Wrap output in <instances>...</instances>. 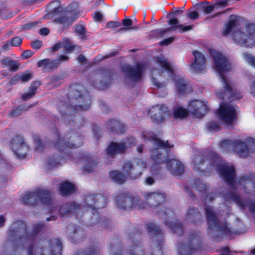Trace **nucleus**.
I'll return each instance as SVG.
<instances>
[{"label": "nucleus", "instance_id": "nucleus-1", "mask_svg": "<svg viewBox=\"0 0 255 255\" xmlns=\"http://www.w3.org/2000/svg\"><path fill=\"white\" fill-rule=\"evenodd\" d=\"M206 157H208V161L210 165L216 168L220 175L232 189H243L249 195H252L255 192L254 176H243L237 182L235 180V169L233 165L223 161L214 151L209 152Z\"/></svg>", "mask_w": 255, "mask_h": 255}, {"label": "nucleus", "instance_id": "nucleus-2", "mask_svg": "<svg viewBox=\"0 0 255 255\" xmlns=\"http://www.w3.org/2000/svg\"><path fill=\"white\" fill-rule=\"evenodd\" d=\"M211 54L214 60V68L220 76L223 82L225 92H217V96L220 99H225V97H229V100L240 99L242 98L241 93L237 90L231 81L226 77L224 73L231 69L228 59L221 53L215 50L211 51Z\"/></svg>", "mask_w": 255, "mask_h": 255}, {"label": "nucleus", "instance_id": "nucleus-3", "mask_svg": "<svg viewBox=\"0 0 255 255\" xmlns=\"http://www.w3.org/2000/svg\"><path fill=\"white\" fill-rule=\"evenodd\" d=\"M145 168L146 163L142 159H137L133 163L128 161L123 166V172L125 175L119 171H113L110 172V176L115 182L122 184L126 181L127 177L135 179L141 176Z\"/></svg>", "mask_w": 255, "mask_h": 255}, {"label": "nucleus", "instance_id": "nucleus-4", "mask_svg": "<svg viewBox=\"0 0 255 255\" xmlns=\"http://www.w3.org/2000/svg\"><path fill=\"white\" fill-rule=\"evenodd\" d=\"M205 210L206 214L208 229L209 230H215L216 232L221 231L226 235L230 233L239 234L245 233L246 228L244 224L238 221L237 226L238 228H229L226 223L221 224L219 223L218 216L211 206H206Z\"/></svg>", "mask_w": 255, "mask_h": 255}, {"label": "nucleus", "instance_id": "nucleus-5", "mask_svg": "<svg viewBox=\"0 0 255 255\" xmlns=\"http://www.w3.org/2000/svg\"><path fill=\"white\" fill-rule=\"evenodd\" d=\"M220 147L223 151H234L240 157L245 158L250 154L251 151L255 152V140L250 138L247 141L243 142L227 139L221 142Z\"/></svg>", "mask_w": 255, "mask_h": 255}, {"label": "nucleus", "instance_id": "nucleus-6", "mask_svg": "<svg viewBox=\"0 0 255 255\" xmlns=\"http://www.w3.org/2000/svg\"><path fill=\"white\" fill-rule=\"evenodd\" d=\"M43 227L42 224L36 225L33 228V234L30 235L27 232L26 226L24 222L18 221L13 223L8 232L9 237L11 241L15 242L20 244L31 242L33 237Z\"/></svg>", "mask_w": 255, "mask_h": 255}, {"label": "nucleus", "instance_id": "nucleus-7", "mask_svg": "<svg viewBox=\"0 0 255 255\" xmlns=\"http://www.w3.org/2000/svg\"><path fill=\"white\" fill-rule=\"evenodd\" d=\"M232 36L237 44L247 48L253 47L255 44V24L248 23L245 28L234 30Z\"/></svg>", "mask_w": 255, "mask_h": 255}, {"label": "nucleus", "instance_id": "nucleus-8", "mask_svg": "<svg viewBox=\"0 0 255 255\" xmlns=\"http://www.w3.org/2000/svg\"><path fill=\"white\" fill-rule=\"evenodd\" d=\"M142 137L144 139L147 138L152 142L153 148L151 150L150 156L151 159L157 164H162L166 160V157L162 155L163 153L160 149L164 147H171L173 145H170L167 141L165 143L163 141L156 138L154 135L150 137L149 135L146 136L145 132L142 134Z\"/></svg>", "mask_w": 255, "mask_h": 255}, {"label": "nucleus", "instance_id": "nucleus-9", "mask_svg": "<svg viewBox=\"0 0 255 255\" xmlns=\"http://www.w3.org/2000/svg\"><path fill=\"white\" fill-rule=\"evenodd\" d=\"M24 204L35 205L39 202L45 205L51 204V194L46 190L37 189L34 192L27 193L22 198Z\"/></svg>", "mask_w": 255, "mask_h": 255}, {"label": "nucleus", "instance_id": "nucleus-10", "mask_svg": "<svg viewBox=\"0 0 255 255\" xmlns=\"http://www.w3.org/2000/svg\"><path fill=\"white\" fill-rule=\"evenodd\" d=\"M156 60L160 66L174 81L177 92L180 94H184L186 92L187 88L184 79L182 77L174 75L173 67L162 55L157 57Z\"/></svg>", "mask_w": 255, "mask_h": 255}, {"label": "nucleus", "instance_id": "nucleus-11", "mask_svg": "<svg viewBox=\"0 0 255 255\" xmlns=\"http://www.w3.org/2000/svg\"><path fill=\"white\" fill-rule=\"evenodd\" d=\"M216 114L224 123L231 125L237 119V109L232 105L222 103Z\"/></svg>", "mask_w": 255, "mask_h": 255}, {"label": "nucleus", "instance_id": "nucleus-12", "mask_svg": "<svg viewBox=\"0 0 255 255\" xmlns=\"http://www.w3.org/2000/svg\"><path fill=\"white\" fill-rule=\"evenodd\" d=\"M223 197L225 203L230 201L234 202L241 209L244 210L248 208L250 212L255 214V199L249 201L243 200L239 196L233 192L226 193L223 195Z\"/></svg>", "mask_w": 255, "mask_h": 255}, {"label": "nucleus", "instance_id": "nucleus-13", "mask_svg": "<svg viewBox=\"0 0 255 255\" xmlns=\"http://www.w3.org/2000/svg\"><path fill=\"white\" fill-rule=\"evenodd\" d=\"M144 66L141 64H137L134 66H125L123 71L127 78V83L132 85L134 83L141 80Z\"/></svg>", "mask_w": 255, "mask_h": 255}, {"label": "nucleus", "instance_id": "nucleus-14", "mask_svg": "<svg viewBox=\"0 0 255 255\" xmlns=\"http://www.w3.org/2000/svg\"><path fill=\"white\" fill-rule=\"evenodd\" d=\"M183 12V11L182 10H175L172 13L171 15L173 16V17L169 19L168 22L169 25H172L171 27L164 30L157 29L153 31V32L156 34H159L160 36H162L165 33L170 31H175L177 29H178L180 32H184L191 30L193 27L192 25L184 26L183 24H179L178 20L176 18L174 17L175 16L182 13Z\"/></svg>", "mask_w": 255, "mask_h": 255}, {"label": "nucleus", "instance_id": "nucleus-15", "mask_svg": "<svg viewBox=\"0 0 255 255\" xmlns=\"http://www.w3.org/2000/svg\"><path fill=\"white\" fill-rule=\"evenodd\" d=\"M134 139L130 137L126 139L120 143L112 142L107 149V154L112 156L117 153H124L128 148L135 145Z\"/></svg>", "mask_w": 255, "mask_h": 255}, {"label": "nucleus", "instance_id": "nucleus-16", "mask_svg": "<svg viewBox=\"0 0 255 255\" xmlns=\"http://www.w3.org/2000/svg\"><path fill=\"white\" fill-rule=\"evenodd\" d=\"M208 111V106L206 102L198 100L192 101L188 105V112L193 117L201 118Z\"/></svg>", "mask_w": 255, "mask_h": 255}, {"label": "nucleus", "instance_id": "nucleus-17", "mask_svg": "<svg viewBox=\"0 0 255 255\" xmlns=\"http://www.w3.org/2000/svg\"><path fill=\"white\" fill-rule=\"evenodd\" d=\"M115 202L117 207L121 209H128L136 208H141L139 205V201L135 200L132 197L129 196L126 194H120L115 199Z\"/></svg>", "mask_w": 255, "mask_h": 255}, {"label": "nucleus", "instance_id": "nucleus-18", "mask_svg": "<svg viewBox=\"0 0 255 255\" xmlns=\"http://www.w3.org/2000/svg\"><path fill=\"white\" fill-rule=\"evenodd\" d=\"M70 138H71V141H72L71 143L67 140L69 139L68 137L66 139V138H64V139H58V141H56V143L54 144V147L61 151H63L64 149L67 148L77 147L82 144L81 138L75 134L70 136Z\"/></svg>", "mask_w": 255, "mask_h": 255}, {"label": "nucleus", "instance_id": "nucleus-19", "mask_svg": "<svg viewBox=\"0 0 255 255\" xmlns=\"http://www.w3.org/2000/svg\"><path fill=\"white\" fill-rule=\"evenodd\" d=\"M85 203L87 208L94 210L104 207L107 204V199L101 194L87 196Z\"/></svg>", "mask_w": 255, "mask_h": 255}, {"label": "nucleus", "instance_id": "nucleus-20", "mask_svg": "<svg viewBox=\"0 0 255 255\" xmlns=\"http://www.w3.org/2000/svg\"><path fill=\"white\" fill-rule=\"evenodd\" d=\"M11 147L18 158L24 157L28 151L27 146L24 143L22 137L20 136H16L13 139Z\"/></svg>", "mask_w": 255, "mask_h": 255}, {"label": "nucleus", "instance_id": "nucleus-21", "mask_svg": "<svg viewBox=\"0 0 255 255\" xmlns=\"http://www.w3.org/2000/svg\"><path fill=\"white\" fill-rule=\"evenodd\" d=\"M194 62L190 65L193 72L201 73L206 69V59L204 55L198 51H193Z\"/></svg>", "mask_w": 255, "mask_h": 255}, {"label": "nucleus", "instance_id": "nucleus-22", "mask_svg": "<svg viewBox=\"0 0 255 255\" xmlns=\"http://www.w3.org/2000/svg\"><path fill=\"white\" fill-rule=\"evenodd\" d=\"M167 112V108L162 105L153 106L148 111L152 121L158 124L164 121Z\"/></svg>", "mask_w": 255, "mask_h": 255}, {"label": "nucleus", "instance_id": "nucleus-23", "mask_svg": "<svg viewBox=\"0 0 255 255\" xmlns=\"http://www.w3.org/2000/svg\"><path fill=\"white\" fill-rule=\"evenodd\" d=\"M159 215L160 218L165 220V225H167L168 227L173 231L174 233L178 235L182 234V227L180 223H172L171 222L168 223V221L166 220L167 216L171 218L173 215V213L171 210L168 209L166 210V212H161L159 213Z\"/></svg>", "mask_w": 255, "mask_h": 255}, {"label": "nucleus", "instance_id": "nucleus-24", "mask_svg": "<svg viewBox=\"0 0 255 255\" xmlns=\"http://www.w3.org/2000/svg\"><path fill=\"white\" fill-rule=\"evenodd\" d=\"M199 236L192 235L188 241V245H181L178 249L179 255H190L193 249H196V245L198 243Z\"/></svg>", "mask_w": 255, "mask_h": 255}, {"label": "nucleus", "instance_id": "nucleus-25", "mask_svg": "<svg viewBox=\"0 0 255 255\" xmlns=\"http://www.w3.org/2000/svg\"><path fill=\"white\" fill-rule=\"evenodd\" d=\"M143 196L151 207H156L165 200V196L160 193H146Z\"/></svg>", "mask_w": 255, "mask_h": 255}, {"label": "nucleus", "instance_id": "nucleus-26", "mask_svg": "<svg viewBox=\"0 0 255 255\" xmlns=\"http://www.w3.org/2000/svg\"><path fill=\"white\" fill-rule=\"evenodd\" d=\"M167 168L174 176L181 175L184 171V166L181 162L176 159L167 161Z\"/></svg>", "mask_w": 255, "mask_h": 255}, {"label": "nucleus", "instance_id": "nucleus-27", "mask_svg": "<svg viewBox=\"0 0 255 255\" xmlns=\"http://www.w3.org/2000/svg\"><path fill=\"white\" fill-rule=\"evenodd\" d=\"M38 67H42L44 70H49L55 69L59 66V62L56 60H50L49 59H45L40 60L37 64Z\"/></svg>", "mask_w": 255, "mask_h": 255}, {"label": "nucleus", "instance_id": "nucleus-28", "mask_svg": "<svg viewBox=\"0 0 255 255\" xmlns=\"http://www.w3.org/2000/svg\"><path fill=\"white\" fill-rule=\"evenodd\" d=\"M81 208V207L80 205L75 204L74 202H72L66 203L62 206L59 209V212L62 217L68 213L74 212V210Z\"/></svg>", "mask_w": 255, "mask_h": 255}, {"label": "nucleus", "instance_id": "nucleus-29", "mask_svg": "<svg viewBox=\"0 0 255 255\" xmlns=\"http://www.w3.org/2000/svg\"><path fill=\"white\" fill-rule=\"evenodd\" d=\"M75 191V186L67 181L63 182L60 187V194L63 196H66L72 194Z\"/></svg>", "mask_w": 255, "mask_h": 255}, {"label": "nucleus", "instance_id": "nucleus-30", "mask_svg": "<svg viewBox=\"0 0 255 255\" xmlns=\"http://www.w3.org/2000/svg\"><path fill=\"white\" fill-rule=\"evenodd\" d=\"M188 114L187 110L182 107L178 105L174 108L173 116L175 119H182L186 118Z\"/></svg>", "mask_w": 255, "mask_h": 255}, {"label": "nucleus", "instance_id": "nucleus-31", "mask_svg": "<svg viewBox=\"0 0 255 255\" xmlns=\"http://www.w3.org/2000/svg\"><path fill=\"white\" fill-rule=\"evenodd\" d=\"M108 126L112 131H115L117 133H120L123 131V125L120 122L117 121L115 120H112L110 121L108 124Z\"/></svg>", "mask_w": 255, "mask_h": 255}, {"label": "nucleus", "instance_id": "nucleus-32", "mask_svg": "<svg viewBox=\"0 0 255 255\" xmlns=\"http://www.w3.org/2000/svg\"><path fill=\"white\" fill-rule=\"evenodd\" d=\"M61 242L59 239H55L52 241L51 247V255H61L62 253Z\"/></svg>", "mask_w": 255, "mask_h": 255}, {"label": "nucleus", "instance_id": "nucleus-33", "mask_svg": "<svg viewBox=\"0 0 255 255\" xmlns=\"http://www.w3.org/2000/svg\"><path fill=\"white\" fill-rule=\"evenodd\" d=\"M43 249L40 245H36L29 247L27 249V255H44Z\"/></svg>", "mask_w": 255, "mask_h": 255}, {"label": "nucleus", "instance_id": "nucleus-34", "mask_svg": "<svg viewBox=\"0 0 255 255\" xmlns=\"http://www.w3.org/2000/svg\"><path fill=\"white\" fill-rule=\"evenodd\" d=\"M236 24V16L235 15H231L228 24L224 30V35L226 36L228 34L231 32L233 28L235 26Z\"/></svg>", "mask_w": 255, "mask_h": 255}, {"label": "nucleus", "instance_id": "nucleus-35", "mask_svg": "<svg viewBox=\"0 0 255 255\" xmlns=\"http://www.w3.org/2000/svg\"><path fill=\"white\" fill-rule=\"evenodd\" d=\"M128 255H145V254L139 244L134 243L133 246H131L129 250Z\"/></svg>", "mask_w": 255, "mask_h": 255}, {"label": "nucleus", "instance_id": "nucleus-36", "mask_svg": "<svg viewBox=\"0 0 255 255\" xmlns=\"http://www.w3.org/2000/svg\"><path fill=\"white\" fill-rule=\"evenodd\" d=\"M162 243H153L151 246L150 255H163L162 251Z\"/></svg>", "mask_w": 255, "mask_h": 255}, {"label": "nucleus", "instance_id": "nucleus-37", "mask_svg": "<svg viewBox=\"0 0 255 255\" xmlns=\"http://www.w3.org/2000/svg\"><path fill=\"white\" fill-rule=\"evenodd\" d=\"M123 25L126 27L120 28L118 31H127L129 30H136L138 28L137 26H131L132 25V20L129 18H125L122 20Z\"/></svg>", "mask_w": 255, "mask_h": 255}, {"label": "nucleus", "instance_id": "nucleus-38", "mask_svg": "<svg viewBox=\"0 0 255 255\" xmlns=\"http://www.w3.org/2000/svg\"><path fill=\"white\" fill-rule=\"evenodd\" d=\"M226 3H227V0H225L223 1H219L218 3L212 4V5H204L202 6V9L204 10V13L205 14H209L210 12H211L212 11L214 10L215 7L217 5H223L226 4Z\"/></svg>", "mask_w": 255, "mask_h": 255}, {"label": "nucleus", "instance_id": "nucleus-39", "mask_svg": "<svg viewBox=\"0 0 255 255\" xmlns=\"http://www.w3.org/2000/svg\"><path fill=\"white\" fill-rule=\"evenodd\" d=\"M147 231L151 235L157 234L158 235L161 234V231L154 224L150 223L146 226Z\"/></svg>", "mask_w": 255, "mask_h": 255}, {"label": "nucleus", "instance_id": "nucleus-40", "mask_svg": "<svg viewBox=\"0 0 255 255\" xmlns=\"http://www.w3.org/2000/svg\"><path fill=\"white\" fill-rule=\"evenodd\" d=\"M206 127L210 131H217L220 129L219 125L213 122L208 123L207 124Z\"/></svg>", "mask_w": 255, "mask_h": 255}, {"label": "nucleus", "instance_id": "nucleus-41", "mask_svg": "<svg viewBox=\"0 0 255 255\" xmlns=\"http://www.w3.org/2000/svg\"><path fill=\"white\" fill-rule=\"evenodd\" d=\"M204 158V156L202 155L197 156L194 158L192 163L193 164L194 168L197 169H199V166L205 162L203 161Z\"/></svg>", "mask_w": 255, "mask_h": 255}, {"label": "nucleus", "instance_id": "nucleus-42", "mask_svg": "<svg viewBox=\"0 0 255 255\" xmlns=\"http://www.w3.org/2000/svg\"><path fill=\"white\" fill-rule=\"evenodd\" d=\"M96 166V163L94 160L88 161L85 167V170L89 173L94 171Z\"/></svg>", "mask_w": 255, "mask_h": 255}, {"label": "nucleus", "instance_id": "nucleus-43", "mask_svg": "<svg viewBox=\"0 0 255 255\" xmlns=\"http://www.w3.org/2000/svg\"><path fill=\"white\" fill-rule=\"evenodd\" d=\"M20 81L22 82H26L32 79L33 76L31 73L25 72L24 73L19 74Z\"/></svg>", "mask_w": 255, "mask_h": 255}, {"label": "nucleus", "instance_id": "nucleus-44", "mask_svg": "<svg viewBox=\"0 0 255 255\" xmlns=\"http://www.w3.org/2000/svg\"><path fill=\"white\" fill-rule=\"evenodd\" d=\"M245 60L252 66L255 67V58L248 53L243 54Z\"/></svg>", "mask_w": 255, "mask_h": 255}, {"label": "nucleus", "instance_id": "nucleus-45", "mask_svg": "<svg viewBox=\"0 0 255 255\" xmlns=\"http://www.w3.org/2000/svg\"><path fill=\"white\" fill-rule=\"evenodd\" d=\"M63 46L67 52H71L74 49L75 46L68 39L63 40Z\"/></svg>", "mask_w": 255, "mask_h": 255}, {"label": "nucleus", "instance_id": "nucleus-46", "mask_svg": "<svg viewBox=\"0 0 255 255\" xmlns=\"http://www.w3.org/2000/svg\"><path fill=\"white\" fill-rule=\"evenodd\" d=\"M84 98H86L85 100L86 101V104L85 105H79L78 106L79 109L80 110H87L89 108V106L91 104L90 99L89 98L88 94L87 93L86 95H85V97H84Z\"/></svg>", "mask_w": 255, "mask_h": 255}, {"label": "nucleus", "instance_id": "nucleus-47", "mask_svg": "<svg viewBox=\"0 0 255 255\" xmlns=\"http://www.w3.org/2000/svg\"><path fill=\"white\" fill-rule=\"evenodd\" d=\"M22 39L19 36H16L13 38L9 42L10 44L14 46H18L20 45Z\"/></svg>", "mask_w": 255, "mask_h": 255}, {"label": "nucleus", "instance_id": "nucleus-48", "mask_svg": "<svg viewBox=\"0 0 255 255\" xmlns=\"http://www.w3.org/2000/svg\"><path fill=\"white\" fill-rule=\"evenodd\" d=\"M36 90V88L31 87V91L29 93H25L23 95L22 98L23 100H27L30 98L32 97L35 94V92Z\"/></svg>", "mask_w": 255, "mask_h": 255}, {"label": "nucleus", "instance_id": "nucleus-49", "mask_svg": "<svg viewBox=\"0 0 255 255\" xmlns=\"http://www.w3.org/2000/svg\"><path fill=\"white\" fill-rule=\"evenodd\" d=\"M35 143V150L37 151H41L43 148V144L41 142L40 139L38 137L34 138Z\"/></svg>", "mask_w": 255, "mask_h": 255}, {"label": "nucleus", "instance_id": "nucleus-50", "mask_svg": "<svg viewBox=\"0 0 255 255\" xmlns=\"http://www.w3.org/2000/svg\"><path fill=\"white\" fill-rule=\"evenodd\" d=\"M75 89H76L75 93L73 94L74 98L76 100L78 99H82V95L80 93V91H82V89H83V88L82 86L78 85V86H76V88Z\"/></svg>", "mask_w": 255, "mask_h": 255}, {"label": "nucleus", "instance_id": "nucleus-51", "mask_svg": "<svg viewBox=\"0 0 255 255\" xmlns=\"http://www.w3.org/2000/svg\"><path fill=\"white\" fill-rule=\"evenodd\" d=\"M39 23L38 21L36 22H32L25 24H24L22 26V28L23 29H31L33 27H35L36 25Z\"/></svg>", "mask_w": 255, "mask_h": 255}, {"label": "nucleus", "instance_id": "nucleus-52", "mask_svg": "<svg viewBox=\"0 0 255 255\" xmlns=\"http://www.w3.org/2000/svg\"><path fill=\"white\" fill-rule=\"evenodd\" d=\"M187 16L190 19L195 20L196 19H198L199 18V13L195 11H191L190 12H188L187 13Z\"/></svg>", "mask_w": 255, "mask_h": 255}, {"label": "nucleus", "instance_id": "nucleus-53", "mask_svg": "<svg viewBox=\"0 0 255 255\" xmlns=\"http://www.w3.org/2000/svg\"><path fill=\"white\" fill-rule=\"evenodd\" d=\"M196 188L200 192H205L207 189V187L205 184L199 181L198 183H196Z\"/></svg>", "mask_w": 255, "mask_h": 255}, {"label": "nucleus", "instance_id": "nucleus-54", "mask_svg": "<svg viewBox=\"0 0 255 255\" xmlns=\"http://www.w3.org/2000/svg\"><path fill=\"white\" fill-rule=\"evenodd\" d=\"M121 24L119 21H110L107 23L106 27L109 28H116L121 26Z\"/></svg>", "mask_w": 255, "mask_h": 255}, {"label": "nucleus", "instance_id": "nucleus-55", "mask_svg": "<svg viewBox=\"0 0 255 255\" xmlns=\"http://www.w3.org/2000/svg\"><path fill=\"white\" fill-rule=\"evenodd\" d=\"M24 109V110L28 109V108H22V106H20V107H18L17 109L12 111L9 114V116L11 118H14V117L18 116L19 114L17 113V112L20 110Z\"/></svg>", "mask_w": 255, "mask_h": 255}, {"label": "nucleus", "instance_id": "nucleus-56", "mask_svg": "<svg viewBox=\"0 0 255 255\" xmlns=\"http://www.w3.org/2000/svg\"><path fill=\"white\" fill-rule=\"evenodd\" d=\"M20 81H21L19 77V74H18L11 78L9 83L10 85H15Z\"/></svg>", "mask_w": 255, "mask_h": 255}, {"label": "nucleus", "instance_id": "nucleus-57", "mask_svg": "<svg viewBox=\"0 0 255 255\" xmlns=\"http://www.w3.org/2000/svg\"><path fill=\"white\" fill-rule=\"evenodd\" d=\"M93 17L96 21H101L103 18V15L99 11H95L93 14Z\"/></svg>", "mask_w": 255, "mask_h": 255}, {"label": "nucleus", "instance_id": "nucleus-58", "mask_svg": "<svg viewBox=\"0 0 255 255\" xmlns=\"http://www.w3.org/2000/svg\"><path fill=\"white\" fill-rule=\"evenodd\" d=\"M75 31L80 34H84L85 33V28L82 25L75 26Z\"/></svg>", "mask_w": 255, "mask_h": 255}, {"label": "nucleus", "instance_id": "nucleus-59", "mask_svg": "<svg viewBox=\"0 0 255 255\" xmlns=\"http://www.w3.org/2000/svg\"><path fill=\"white\" fill-rule=\"evenodd\" d=\"M42 44V41H41L40 40H36V41H33L31 43V46L33 49H38L41 47Z\"/></svg>", "mask_w": 255, "mask_h": 255}, {"label": "nucleus", "instance_id": "nucleus-60", "mask_svg": "<svg viewBox=\"0 0 255 255\" xmlns=\"http://www.w3.org/2000/svg\"><path fill=\"white\" fill-rule=\"evenodd\" d=\"M111 255H122L121 249L116 247H113L111 248Z\"/></svg>", "mask_w": 255, "mask_h": 255}, {"label": "nucleus", "instance_id": "nucleus-61", "mask_svg": "<svg viewBox=\"0 0 255 255\" xmlns=\"http://www.w3.org/2000/svg\"><path fill=\"white\" fill-rule=\"evenodd\" d=\"M174 38V37H172L164 39L160 42V44L161 45H167L173 42Z\"/></svg>", "mask_w": 255, "mask_h": 255}, {"label": "nucleus", "instance_id": "nucleus-62", "mask_svg": "<svg viewBox=\"0 0 255 255\" xmlns=\"http://www.w3.org/2000/svg\"><path fill=\"white\" fill-rule=\"evenodd\" d=\"M33 55V52L31 50H26L21 53V56L23 58L27 59Z\"/></svg>", "mask_w": 255, "mask_h": 255}, {"label": "nucleus", "instance_id": "nucleus-63", "mask_svg": "<svg viewBox=\"0 0 255 255\" xmlns=\"http://www.w3.org/2000/svg\"><path fill=\"white\" fill-rule=\"evenodd\" d=\"M13 60H10L8 58H5L1 61V64L3 67L9 66L11 65V63Z\"/></svg>", "mask_w": 255, "mask_h": 255}, {"label": "nucleus", "instance_id": "nucleus-64", "mask_svg": "<svg viewBox=\"0 0 255 255\" xmlns=\"http://www.w3.org/2000/svg\"><path fill=\"white\" fill-rule=\"evenodd\" d=\"M9 70L11 71H16L18 70L19 65L14 61H13L11 65L9 66Z\"/></svg>", "mask_w": 255, "mask_h": 255}]
</instances>
